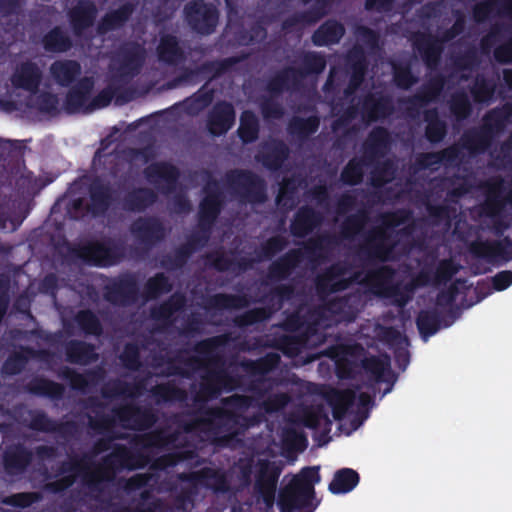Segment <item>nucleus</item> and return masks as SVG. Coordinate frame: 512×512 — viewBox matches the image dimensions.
Segmentation results:
<instances>
[{
  "label": "nucleus",
  "mask_w": 512,
  "mask_h": 512,
  "mask_svg": "<svg viewBox=\"0 0 512 512\" xmlns=\"http://www.w3.org/2000/svg\"><path fill=\"white\" fill-rule=\"evenodd\" d=\"M406 218L405 210L382 213L380 215L381 224L373 227L364 235V241L357 251L359 259L366 265L395 260L398 241L394 235V228L403 224Z\"/></svg>",
  "instance_id": "obj_1"
},
{
  "label": "nucleus",
  "mask_w": 512,
  "mask_h": 512,
  "mask_svg": "<svg viewBox=\"0 0 512 512\" xmlns=\"http://www.w3.org/2000/svg\"><path fill=\"white\" fill-rule=\"evenodd\" d=\"M14 187L20 196H31L40 186L33 172L27 170L23 152L16 141L0 138V188Z\"/></svg>",
  "instance_id": "obj_2"
},
{
  "label": "nucleus",
  "mask_w": 512,
  "mask_h": 512,
  "mask_svg": "<svg viewBox=\"0 0 512 512\" xmlns=\"http://www.w3.org/2000/svg\"><path fill=\"white\" fill-rule=\"evenodd\" d=\"M321 480L318 466L304 467L280 489L277 505L280 512H314L315 485Z\"/></svg>",
  "instance_id": "obj_3"
},
{
  "label": "nucleus",
  "mask_w": 512,
  "mask_h": 512,
  "mask_svg": "<svg viewBox=\"0 0 512 512\" xmlns=\"http://www.w3.org/2000/svg\"><path fill=\"white\" fill-rule=\"evenodd\" d=\"M325 55L316 51L303 52L301 66H286L268 78L265 90L272 94H283L288 91L299 90L303 81L310 75H319L326 69Z\"/></svg>",
  "instance_id": "obj_4"
},
{
  "label": "nucleus",
  "mask_w": 512,
  "mask_h": 512,
  "mask_svg": "<svg viewBox=\"0 0 512 512\" xmlns=\"http://www.w3.org/2000/svg\"><path fill=\"white\" fill-rule=\"evenodd\" d=\"M243 376L232 374L226 368L223 356L209 355L205 364V371L201 377L199 393L194 391V404L199 394L206 400H215L223 392H231L242 387Z\"/></svg>",
  "instance_id": "obj_5"
},
{
  "label": "nucleus",
  "mask_w": 512,
  "mask_h": 512,
  "mask_svg": "<svg viewBox=\"0 0 512 512\" xmlns=\"http://www.w3.org/2000/svg\"><path fill=\"white\" fill-rule=\"evenodd\" d=\"M149 458L143 452L132 451L124 444H115L112 452L105 456L102 465L89 476L88 486L93 491H100V484L104 480H110L117 470H136L144 468Z\"/></svg>",
  "instance_id": "obj_6"
},
{
  "label": "nucleus",
  "mask_w": 512,
  "mask_h": 512,
  "mask_svg": "<svg viewBox=\"0 0 512 512\" xmlns=\"http://www.w3.org/2000/svg\"><path fill=\"white\" fill-rule=\"evenodd\" d=\"M224 181L231 194L242 203L263 204L268 199L266 181L249 169H230Z\"/></svg>",
  "instance_id": "obj_7"
},
{
  "label": "nucleus",
  "mask_w": 512,
  "mask_h": 512,
  "mask_svg": "<svg viewBox=\"0 0 512 512\" xmlns=\"http://www.w3.org/2000/svg\"><path fill=\"white\" fill-rule=\"evenodd\" d=\"M70 254L85 264L96 267H110L118 264L125 256L124 245L112 238L91 240L69 248Z\"/></svg>",
  "instance_id": "obj_8"
},
{
  "label": "nucleus",
  "mask_w": 512,
  "mask_h": 512,
  "mask_svg": "<svg viewBox=\"0 0 512 512\" xmlns=\"http://www.w3.org/2000/svg\"><path fill=\"white\" fill-rule=\"evenodd\" d=\"M204 196L199 204L197 225L194 227V252L199 241V232L207 240L215 223L226 205V196L216 179L207 181L203 187Z\"/></svg>",
  "instance_id": "obj_9"
},
{
  "label": "nucleus",
  "mask_w": 512,
  "mask_h": 512,
  "mask_svg": "<svg viewBox=\"0 0 512 512\" xmlns=\"http://www.w3.org/2000/svg\"><path fill=\"white\" fill-rule=\"evenodd\" d=\"M240 415L228 409L220 407L208 410L203 420L204 430L208 439L219 447H226L234 440L237 433L235 427L238 425Z\"/></svg>",
  "instance_id": "obj_10"
},
{
  "label": "nucleus",
  "mask_w": 512,
  "mask_h": 512,
  "mask_svg": "<svg viewBox=\"0 0 512 512\" xmlns=\"http://www.w3.org/2000/svg\"><path fill=\"white\" fill-rule=\"evenodd\" d=\"M396 271L389 265H381L368 271L367 278L376 288L379 295L393 299V303L404 307L411 299L415 285L410 283L404 286L394 284Z\"/></svg>",
  "instance_id": "obj_11"
},
{
  "label": "nucleus",
  "mask_w": 512,
  "mask_h": 512,
  "mask_svg": "<svg viewBox=\"0 0 512 512\" xmlns=\"http://www.w3.org/2000/svg\"><path fill=\"white\" fill-rule=\"evenodd\" d=\"M139 282L134 273H122L113 277L103 287V298L113 306L129 307L140 299Z\"/></svg>",
  "instance_id": "obj_12"
},
{
  "label": "nucleus",
  "mask_w": 512,
  "mask_h": 512,
  "mask_svg": "<svg viewBox=\"0 0 512 512\" xmlns=\"http://www.w3.org/2000/svg\"><path fill=\"white\" fill-rule=\"evenodd\" d=\"M119 425L126 430L145 431L153 427L157 420V414L150 407H142L129 402L112 408Z\"/></svg>",
  "instance_id": "obj_13"
},
{
  "label": "nucleus",
  "mask_w": 512,
  "mask_h": 512,
  "mask_svg": "<svg viewBox=\"0 0 512 512\" xmlns=\"http://www.w3.org/2000/svg\"><path fill=\"white\" fill-rule=\"evenodd\" d=\"M145 48L136 41L122 43L115 52V61L118 63L114 78L128 81L137 76L145 62Z\"/></svg>",
  "instance_id": "obj_14"
},
{
  "label": "nucleus",
  "mask_w": 512,
  "mask_h": 512,
  "mask_svg": "<svg viewBox=\"0 0 512 512\" xmlns=\"http://www.w3.org/2000/svg\"><path fill=\"white\" fill-rule=\"evenodd\" d=\"M281 472L282 468L275 462L269 460L259 462L254 489L265 505L266 511L271 510L275 504L277 483Z\"/></svg>",
  "instance_id": "obj_15"
},
{
  "label": "nucleus",
  "mask_w": 512,
  "mask_h": 512,
  "mask_svg": "<svg viewBox=\"0 0 512 512\" xmlns=\"http://www.w3.org/2000/svg\"><path fill=\"white\" fill-rule=\"evenodd\" d=\"M468 249L473 257L484 259L488 263L512 260V239L509 236L500 240L476 239L469 244Z\"/></svg>",
  "instance_id": "obj_16"
},
{
  "label": "nucleus",
  "mask_w": 512,
  "mask_h": 512,
  "mask_svg": "<svg viewBox=\"0 0 512 512\" xmlns=\"http://www.w3.org/2000/svg\"><path fill=\"white\" fill-rule=\"evenodd\" d=\"M130 232L146 250L157 246L166 237V228L163 222L154 216L137 218L130 225Z\"/></svg>",
  "instance_id": "obj_17"
},
{
  "label": "nucleus",
  "mask_w": 512,
  "mask_h": 512,
  "mask_svg": "<svg viewBox=\"0 0 512 512\" xmlns=\"http://www.w3.org/2000/svg\"><path fill=\"white\" fill-rule=\"evenodd\" d=\"M143 174L151 185L165 195L175 191L180 178L179 169L167 161L149 164L143 170Z\"/></svg>",
  "instance_id": "obj_18"
},
{
  "label": "nucleus",
  "mask_w": 512,
  "mask_h": 512,
  "mask_svg": "<svg viewBox=\"0 0 512 512\" xmlns=\"http://www.w3.org/2000/svg\"><path fill=\"white\" fill-rule=\"evenodd\" d=\"M350 270L348 263L338 261L328 266L316 277L315 284L319 294H332L347 290L354 278H344Z\"/></svg>",
  "instance_id": "obj_19"
},
{
  "label": "nucleus",
  "mask_w": 512,
  "mask_h": 512,
  "mask_svg": "<svg viewBox=\"0 0 512 512\" xmlns=\"http://www.w3.org/2000/svg\"><path fill=\"white\" fill-rule=\"evenodd\" d=\"M88 209L93 217L104 216L115 203L114 190L109 181L95 177L88 185Z\"/></svg>",
  "instance_id": "obj_20"
},
{
  "label": "nucleus",
  "mask_w": 512,
  "mask_h": 512,
  "mask_svg": "<svg viewBox=\"0 0 512 512\" xmlns=\"http://www.w3.org/2000/svg\"><path fill=\"white\" fill-rule=\"evenodd\" d=\"M98 15V8L92 0H78L67 11L70 28L76 37L84 36L92 28Z\"/></svg>",
  "instance_id": "obj_21"
},
{
  "label": "nucleus",
  "mask_w": 512,
  "mask_h": 512,
  "mask_svg": "<svg viewBox=\"0 0 512 512\" xmlns=\"http://www.w3.org/2000/svg\"><path fill=\"white\" fill-rule=\"evenodd\" d=\"M446 78L438 74L430 78L422 87L412 96L403 100L407 104V112L414 116L420 109L427 104L436 101L444 90Z\"/></svg>",
  "instance_id": "obj_22"
},
{
  "label": "nucleus",
  "mask_w": 512,
  "mask_h": 512,
  "mask_svg": "<svg viewBox=\"0 0 512 512\" xmlns=\"http://www.w3.org/2000/svg\"><path fill=\"white\" fill-rule=\"evenodd\" d=\"M235 118V109L230 102H216L207 114L206 128L214 137L223 136L233 127Z\"/></svg>",
  "instance_id": "obj_23"
},
{
  "label": "nucleus",
  "mask_w": 512,
  "mask_h": 512,
  "mask_svg": "<svg viewBox=\"0 0 512 512\" xmlns=\"http://www.w3.org/2000/svg\"><path fill=\"white\" fill-rule=\"evenodd\" d=\"M304 260L301 248H292L271 262L267 269V279L278 283L290 278Z\"/></svg>",
  "instance_id": "obj_24"
},
{
  "label": "nucleus",
  "mask_w": 512,
  "mask_h": 512,
  "mask_svg": "<svg viewBox=\"0 0 512 512\" xmlns=\"http://www.w3.org/2000/svg\"><path fill=\"white\" fill-rule=\"evenodd\" d=\"M392 137L389 130L376 126L370 130L362 144L363 157L369 163L385 157L391 149Z\"/></svg>",
  "instance_id": "obj_25"
},
{
  "label": "nucleus",
  "mask_w": 512,
  "mask_h": 512,
  "mask_svg": "<svg viewBox=\"0 0 512 512\" xmlns=\"http://www.w3.org/2000/svg\"><path fill=\"white\" fill-rule=\"evenodd\" d=\"M395 111L393 99L387 94H366L361 102V115L368 122L390 117Z\"/></svg>",
  "instance_id": "obj_26"
},
{
  "label": "nucleus",
  "mask_w": 512,
  "mask_h": 512,
  "mask_svg": "<svg viewBox=\"0 0 512 512\" xmlns=\"http://www.w3.org/2000/svg\"><path fill=\"white\" fill-rule=\"evenodd\" d=\"M324 217L310 205H302L295 212L290 222V233L295 238H305L323 223Z\"/></svg>",
  "instance_id": "obj_27"
},
{
  "label": "nucleus",
  "mask_w": 512,
  "mask_h": 512,
  "mask_svg": "<svg viewBox=\"0 0 512 512\" xmlns=\"http://www.w3.org/2000/svg\"><path fill=\"white\" fill-rule=\"evenodd\" d=\"M95 81L93 77L80 78L65 95L63 109L67 114H74L83 109H88V101L93 91Z\"/></svg>",
  "instance_id": "obj_28"
},
{
  "label": "nucleus",
  "mask_w": 512,
  "mask_h": 512,
  "mask_svg": "<svg viewBox=\"0 0 512 512\" xmlns=\"http://www.w3.org/2000/svg\"><path fill=\"white\" fill-rule=\"evenodd\" d=\"M314 2L308 10L296 12L282 22V29L291 31L298 25H312L321 20L328 13L330 0H302L303 4Z\"/></svg>",
  "instance_id": "obj_29"
},
{
  "label": "nucleus",
  "mask_w": 512,
  "mask_h": 512,
  "mask_svg": "<svg viewBox=\"0 0 512 512\" xmlns=\"http://www.w3.org/2000/svg\"><path fill=\"white\" fill-rule=\"evenodd\" d=\"M41 81L42 71L31 60L21 62L11 76V83L14 88L28 91L32 95L37 94Z\"/></svg>",
  "instance_id": "obj_30"
},
{
  "label": "nucleus",
  "mask_w": 512,
  "mask_h": 512,
  "mask_svg": "<svg viewBox=\"0 0 512 512\" xmlns=\"http://www.w3.org/2000/svg\"><path fill=\"white\" fill-rule=\"evenodd\" d=\"M179 434L166 429H157L148 433L135 435L130 440L133 447L140 449H157L165 451L174 447L178 441Z\"/></svg>",
  "instance_id": "obj_31"
},
{
  "label": "nucleus",
  "mask_w": 512,
  "mask_h": 512,
  "mask_svg": "<svg viewBox=\"0 0 512 512\" xmlns=\"http://www.w3.org/2000/svg\"><path fill=\"white\" fill-rule=\"evenodd\" d=\"M361 366L375 383H387L389 386L384 394L389 393L396 381V375L391 370L390 359L388 356L380 358L375 355L364 357Z\"/></svg>",
  "instance_id": "obj_32"
},
{
  "label": "nucleus",
  "mask_w": 512,
  "mask_h": 512,
  "mask_svg": "<svg viewBox=\"0 0 512 512\" xmlns=\"http://www.w3.org/2000/svg\"><path fill=\"white\" fill-rule=\"evenodd\" d=\"M290 155L289 147L282 140L266 143L256 155V160L269 171H279Z\"/></svg>",
  "instance_id": "obj_33"
},
{
  "label": "nucleus",
  "mask_w": 512,
  "mask_h": 512,
  "mask_svg": "<svg viewBox=\"0 0 512 512\" xmlns=\"http://www.w3.org/2000/svg\"><path fill=\"white\" fill-rule=\"evenodd\" d=\"M33 460V453L23 444L9 446L3 454V467L10 476H17L26 471Z\"/></svg>",
  "instance_id": "obj_34"
},
{
  "label": "nucleus",
  "mask_w": 512,
  "mask_h": 512,
  "mask_svg": "<svg viewBox=\"0 0 512 512\" xmlns=\"http://www.w3.org/2000/svg\"><path fill=\"white\" fill-rule=\"evenodd\" d=\"M219 20V12L215 5L204 0H194V33L212 34Z\"/></svg>",
  "instance_id": "obj_35"
},
{
  "label": "nucleus",
  "mask_w": 512,
  "mask_h": 512,
  "mask_svg": "<svg viewBox=\"0 0 512 512\" xmlns=\"http://www.w3.org/2000/svg\"><path fill=\"white\" fill-rule=\"evenodd\" d=\"M495 16L512 18V0H482L472 8L476 23H484Z\"/></svg>",
  "instance_id": "obj_36"
},
{
  "label": "nucleus",
  "mask_w": 512,
  "mask_h": 512,
  "mask_svg": "<svg viewBox=\"0 0 512 512\" xmlns=\"http://www.w3.org/2000/svg\"><path fill=\"white\" fill-rule=\"evenodd\" d=\"M495 137L482 125L466 130L460 139L461 147L472 155L483 154L489 150Z\"/></svg>",
  "instance_id": "obj_37"
},
{
  "label": "nucleus",
  "mask_w": 512,
  "mask_h": 512,
  "mask_svg": "<svg viewBox=\"0 0 512 512\" xmlns=\"http://www.w3.org/2000/svg\"><path fill=\"white\" fill-rule=\"evenodd\" d=\"M65 359L67 362L76 365L86 366L98 360L99 356L92 343L72 339L64 345Z\"/></svg>",
  "instance_id": "obj_38"
},
{
  "label": "nucleus",
  "mask_w": 512,
  "mask_h": 512,
  "mask_svg": "<svg viewBox=\"0 0 512 512\" xmlns=\"http://www.w3.org/2000/svg\"><path fill=\"white\" fill-rule=\"evenodd\" d=\"M157 201V194L147 187H134L127 191L122 200L121 207L127 212L141 213Z\"/></svg>",
  "instance_id": "obj_39"
},
{
  "label": "nucleus",
  "mask_w": 512,
  "mask_h": 512,
  "mask_svg": "<svg viewBox=\"0 0 512 512\" xmlns=\"http://www.w3.org/2000/svg\"><path fill=\"white\" fill-rule=\"evenodd\" d=\"M137 5L132 1H126L117 9L110 10L104 14L98 24L100 33H107L118 30L125 26L136 11Z\"/></svg>",
  "instance_id": "obj_40"
},
{
  "label": "nucleus",
  "mask_w": 512,
  "mask_h": 512,
  "mask_svg": "<svg viewBox=\"0 0 512 512\" xmlns=\"http://www.w3.org/2000/svg\"><path fill=\"white\" fill-rule=\"evenodd\" d=\"M413 45L428 68H434L439 64L443 47L438 38L430 34H420Z\"/></svg>",
  "instance_id": "obj_41"
},
{
  "label": "nucleus",
  "mask_w": 512,
  "mask_h": 512,
  "mask_svg": "<svg viewBox=\"0 0 512 512\" xmlns=\"http://www.w3.org/2000/svg\"><path fill=\"white\" fill-rule=\"evenodd\" d=\"M76 425L72 421L57 422L50 418L44 411L36 410L31 412L29 428L43 433H58L60 435H68L72 433Z\"/></svg>",
  "instance_id": "obj_42"
},
{
  "label": "nucleus",
  "mask_w": 512,
  "mask_h": 512,
  "mask_svg": "<svg viewBox=\"0 0 512 512\" xmlns=\"http://www.w3.org/2000/svg\"><path fill=\"white\" fill-rule=\"evenodd\" d=\"M156 54L159 62L169 66H177L185 60L178 38L172 34H164L160 37Z\"/></svg>",
  "instance_id": "obj_43"
},
{
  "label": "nucleus",
  "mask_w": 512,
  "mask_h": 512,
  "mask_svg": "<svg viewBox=\"0 0 512 512\" xmlns=\"http://www.w3.org/2000/svg\"><path fill=\"white\" fill-rule=\"evenodd\" d=\"M50 73L59 86L70 87L80 79L82 68L76 60H56L50 66Z\"/></svg>",
  "instance_id": "obj_44"
},
{
  "label": "nucleus",
  "mask_w": 512,
  "mask_h": 512,
  "mask_svg": "<svg viewBox=\"0 0 512 512\" xmlns=\"http://www.w3.org/2000/svg\"><path fill=\"white\" fill-rule=\"evenodd\" d=\"M511 118L512 104L505 102L487 111L483 116L481 125L496 138L504 132Z\"/></svg>",
  "instance_id": "obj_45"
},
{
  "label": "nucleus",
  "mask_w": 512,
  "mask_h": 512,
  "mask_svg": "<svg viewBox=\"0 0 512 512\" xmlns=\"http://www.w3.org/2000/svg\"><path fill=\"white\" fill-rule=\"evenodd\" d=\"M344 25L336 19H327L312 34V43L317 47L338 44L345 35Z\"/></svg>",
  "instance_id": "obj_46"
},
{
  "label": "nucleus",
  "mask_w": 512,
  "mask_h": 512,
  "mask_svg": "<svg viewBox=\"0 0 512 512\" xmlns=\"http://www.w3.org/2000/svg\"><path fill=\"white\" fill-rule=\"evenodd\" d=\"M459 265L452 259L440 260L433 273L422 270L416 277V282L419 285H427L433 283L434 285L446 284L452 277L458 273Z\"/></svg>",
  "instance_id": "obj_47"
},
{
  "label": "nucleus",
  "mask_w": 512,
  "mask_h": 512,
  "mask_svg": "<svg viewBox=\"0 0 512 512\" xmlns=\"http://www.w3.org/2000/svg\"><path fill=\"white\" fill-rule=\"evenodd\" d=\"M337 244V238L331 234H323L308 239L303 246L304 259L311 263H320L327 258L331 246Z\"/></svg>",
  "instance_id": "obj_48"
},
{
  "label": "nucleus",
  "mask_w": 512,
  "mask_h": 512,
  "mask_svg": "<svg viewBox=\"0 0 512 512\" xmlns=\"http://www.w3.org/2000/svg\"><path fill=\"white\" fill-rule=\"evenodd\" d=\"M59 376L68 381L73 390L85 392L103 378V372L100 369H91L82 374L73 368L65 366L60 371Z\"/></svg>",
  "instance_id": "obj_49"
},
{
  "label": "nucleus",
  "mask_w": 512,
  "mask_h": 512,
  "mask_svg": "<svg viewBox=\"0 0 512 512\" xmlns=\"http://www.w3.org/2000/svg\"><path fill=\"white\" fill-rule=\"evenodd\" d=\"M145 386V379L133 383L114 379L101 388V395L104 399H114L121 396L133 398L139 396L144 391Z\"/></svg>",
  "instance_id": "obj_50"
},
{
  "label": "nucleus",
  "mask_w": 512,
  "mask_h": 512,
  "mask_svg": "<svg viewBox=\"0 0 512 512\" xmlns=\"http://www.w3.org/2000/svg\"><path fill=\"white\" fill-rule=\"evenodd\" d=\"M197 482H201L216 494H225L230 491V483L226 473L220 469L204 468L201 471H194V487ZM195 494L196 491L194 490Z\"/></svg>",
  "instance_id": "obj_51"
},
{
  "label": "nucleus",
  "mask_w": 512,
  "mask_h": 512,
  "mask_svg": "<svg viewBox=\"0 0 512 512\" xmlns=\"http://www.w3.org/2000/svg\"><path fill=\"white\" fill-rule=\"evenodd\" d=\"M25 390L34 396L47 397L52 400H61L65 394L63 384L47 379L43 376H34L26 385Z\"/></svg>",
  "instance_id": "obj_52"
},
{
  "label": "nucleus",
  "mask_w": 512,
  "mask_h": 512,
  "mask_svg": "<svg viewBox=\"0 0 512 512\" xmlns=\"http://www.w3.org/2000/svg\"><path fill=\"white\" fill-rule=\"evenodd\" d=\"M39 351L30 346L20 345L8 355L2 364V373L8 376L20 374L28 362L38 356Z\"/></svg>",
  "instance_id": "obj_53"
},
{
  "label": "nucleus",
  "mask_w": 512,
  "mask_h": 512,
  "mask_svg": "<svg viewBox=\"0 0 512 512\" xmlns=\"http://www.w3.org/2000/svg\"><path fill=\"white\" fill-rule=\"evenodd\" d=\"M85 406L96 412V417L89 416L88 425L92 430L98 434L109 435L115 432L113 427L115 426L117 419L114 414L110 416L99 412V410L105 408V404L103 402H101L97 397H89Z\"/></svg>",
  "instance_id": "obj_54"
},
{
  "label": "nucleus",
  "mask_w": 512,
  "mask_h": 512,
  "mask_svg": "<svg viewBox=\"0 0 512 512\" xmlns=\"http://www.w3.org/2000/svg\"><path fill=\"white\" fill-rule=\"evenodd\" d=\"M423 120L426 123L425 138L431 144L441 143L448 133L447 123L440 118L436 107L426 109L423 112Z\"/></svg>",
  "instance_id": "obj_55"
},
{
  "label": "nucleus",
  "mask_w": 512,
  "mask_h": 512,
  "mask_svg": "<svg viewBox=\"0 0 512 512\" xmlns=\"http://www.w3.org/2000/svg\"><path fill=\"white\" fill-rule=\"evenodd\" d=\"M114 98L116 103L124 104L131 100V95L127 89L109 84L92 98L88 104L89 110L105 108L110 105Z\"/></svg>",
  "instance_id": "obj_56"
},
{
  "label": "nucleus",
  "mask_w": 512,
  "mask_h": 512,
  "mask_svg": "<svg viewBox=\"0 0 512 512\" xmlns=\"http://www.w3.org/2000/svg\"><path fill=\"white\" fill-rule=\"evenodd\" d=\"M443 315L437 308L420 310L416 317L417 329L424 341L436 334L441 328Z\"/></svg>",
  "instance_id": "obj_57"
},
{
  "label": "nucleus",
  "mask_w": 512,
  "mask_h": 512,
  "mask_svg": "<svg viewBox=\"0 0 512 512\" xmlns=\"http://www.w3.org/2000/svg\"><path fill=\"white\" fill-rule=\"evenodd\" d=\"M356 394L353 390L332 389L327 395V402L332 408V415L335 420H342L349 409L355 404Z\"/></svg>",
  "instance_id": "obj_58"
},
{
  "label": "nucleus",
  "mask_w": 512,
  "mask_h": 512,
  "mask_svg": "<svg viewBox=\"0 0 512 512\" xmlns=\"http://www.w3.org/2000/svg\"><path fill=\"white\" fill-rule=\"evenodd\" d=\"M469 91L476 104L489 105L494 100L496 83L492 78L478 74L470 86Z\"/></svg>",
  "instance_id": "obj_59"
},
{
  "label": "nucleus",
  "mask_w": 512,
  "mask_h": 512,
  "mask_svg": "<svg viewBox=\"0 0 512 512\" xmlns=\"http://www.w3.org/2000/svg\"><path fill=\"white\" fill-rule=\"evenodd\" d=\"M319 126L320 118L317 115H311L306 118L293 116L288 122L287 130L290 135L299 140H306L318 131Z\"/></svg>",
  "instance_id": "obj_60"
},
{
  "label": "nucleus",
  "mask_w": 512,
  "mask_h": 512,
  "mask_svg": "<svg viewBox=\"0 0 512 512\" xmlns=\"http://www.w3.org/2000/svg\"><path fill=\"white\" fill-rule=\"evenodd\" d=\"M359 474L351 468H342L335 472L328 489L332 494H345L352 491L359 483Z\"/></svg>",
  "instance_id": "obj_61"
},
{
  "label": "nucleus",
  "mask_w": 512,
  "mask_h": 512,
  "mask_svg": "<svg viewBox=\"0 0 512 512\" xmlns=\"http://www.w3.org/2000/svg\"><path fill=\"white\" fill-rule=\"evenodd\" d=\"M369 221L367 210L359 209L355 213L347 215L340 224V234L347 240L354 239L361 234Z\"/></svg>",
  "instance_id": "obj_62"
},
{
  "label": "nucleus",
  "mask_w": 512,
  "mask_h": 512,
  "mask_svg": "<svg viewBox=\"0 0 512 512\" xmlns=\"http://www.w3.org/2000/svg\"><path fill=\"white\" fill-rule=\"evenodd\" d=\"M42 45L47 52L64 53L72 48L73 43L61 27L55 26L42 37Z\"/></svg>",
  "instance_id": "obj_63"
},
{
  "label": "nucleus",
  "mask_w": 512,
  "mask_h": 512,
  "mask_svg": "<svg viewBox=\"0 0 512 512\" xmlns=\"http://www.w3.org/2000/svg\"><path fill=\"white\" fill-rule=\"evenodd\" d=\"M173 285L168 276L158 272L150 277L144 284L141 296L144 300H156L164 294L171 292Z\"/></svg>",
  "instance_id": "obj_64"
}]
</instances>
